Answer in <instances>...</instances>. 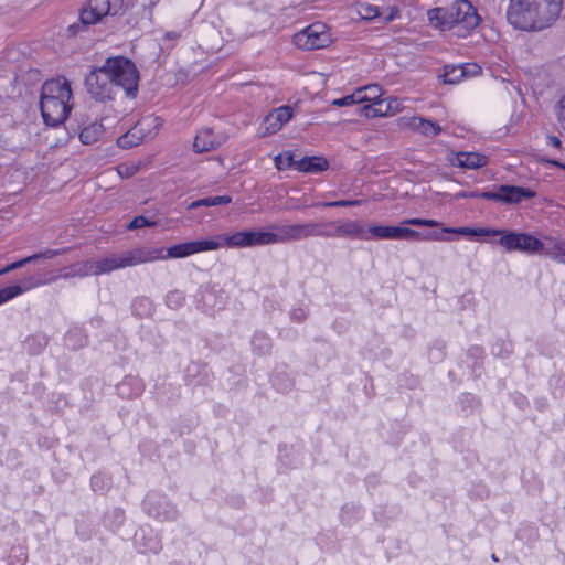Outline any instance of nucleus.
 <instances>
[{"mask_svg": "<svg viewBox=\"0 0 565 565\" xmlns=\"http://www.w3.org/2000/svg\"><path fill=\"white\" fill-rule=\"evenodd\" d=\"M562 8L563 0H510L507 19L514 29L540 31L558 19Z\"/></svg>", "mask_w": 565, "mask_h": 565, "instance_id": "f257e3e1", "label": "nucleus"}, {"mask_svg": "<svg viewBox=\"0 0 565 565\" xmlns=\"http://www.w3.org/2000/svg\"><path fill=\"white\" fill-rule=\"evenodd\" d=\"M428 19L435 28L452 30L459 38H465L480 22L476 9L468 0H457L449 7L431 9Z\"/></svg>", "mask_w": 565, "mask_h": 565, "instance_id": "f03ea898", "label": "nucleus"}, {"mask_svg": "<svg viewBox=\"0 0 565 565\" xmlns=\"http://www.w3.org/2000/svg\"><path fill=\"white\" fill-rule=\"evenodd\" d=\"M71 98L72 89L66 78L57 77L46 81L42 86L40 98L44 122L53 127L64 122L72 109Z\"/></svg>", "mask_w": 565, "mask_h": 565, "instance_id": "7ed1b4c3", "label": "nucleus"}, {"mask_svg": "<svg viewBox=\"0 0 565 565\" xmlns=\"http://www.w3.org/2000/svg\"><path fill=\"white\" fill-rule=\"evenodd\" d=\"M158 258H163L161 252L157 248L138 247L120 253L108 254L96 259V269L98 275L109 274L114 270L137 266L145 263H151Z\"/></svg>", "mask_w": 565, "mask_h": 565, "instance_id": "20e7f679", "label": "nucleus"}, {"mask_svg": "<svg viewBox=\"0 0 565 565\" xmlns=\"http://www.w3.org/2000/svg\"><path fill=\"white\" fill-rule=\"evenodd\" d=\"M128 7L127 0H87V4L79 11L78 22L71 24L66 32L68 36H76L89 25H94L107 15H116Z\"/></svg>", "mask_w": 565, "mask_h": 565, "instance_id": "39448f33", "label": "nucleus"}, {"mask_svg": "<svg viewBox=\"0 0 565 565\" xmlns=\"http://www.w3.org/2000/svg\"><path fill=\"white\" fill-rule=\"evenodd\" d=\"M106 72L116 88L120 87L129 98L138 94L139 72L136 65L127 57H109L104 63Z\"/></svg>", "mask_w": 565, "mask_h": 565, "instance_id": "423d86ee", "label": "nucleus"}, {"mask_svg": "<svg viewBox=\"0 0 565 565\" xmlns=\"http://www.w3.org/2000/svg\"><path fill=\"white\" fill-rule=\"evenodd\" d=\"M332 223L308 221L303 223L274 224L271 230L276 231L277 242L280 244L305 241L311 237H323L328 235L327 228Z\"/></svg>", "mask_w": 565, "mask_h": 565, "instance_id": "0eeeda50", "label": "nucleus"}, {"mask_svg": "<svg viewBox=\"0 0 565 565\" xmlns=\"http://www.w3.org/2000/svg\"><path fill=\"white\" fill-rule=\"evenodd\" d=\"M497 236H500L498 243L505 252H520L524 254H543L545 239L541 241L532 234L513 232L507 230H495Z\"/></svg>", "mask_w": 565, "mask_h": 565, "instance_id": "6e6552de", "label": "nucleus"}, {"mask_svg": "<svg viewBox=\"0 0 565 565\" xmlns=\"http://www.w3.org/2000/svg\"><path fill=\"white\" fill-rule=\"evenodd\" d=\"M294 43L301 50H319L332 43L328 26L322 22H315L294 35Z\"/></svg>", "mask_w": 565, "mask_h": 565, "instance_id": "1a4fd4ad", "label": "nucleus"}, {"mask_svg": "<svg viewBox=\"0 0 565 565\" xmlns=\"http://www.w3.org/2000/svg\"><path fill=\"white\" fill-rule=\"evenodd\" d=\"M370 239H414V241H447L437 233L422 236L419 232L404 226L372 225L367 228Z\"/></svg>", "mask_w": 565, "mask_h": 565, "instance_id": "9d476101", "label": "nucleus"}, {"mask_svg": "<svg viewBox=\"0 0 565 565\" xmlns=\"http://www.w3.org/2000/svg\"><path fill=\"white\" fill-rule=\"evenodd\" d=\"M87 93L97 102L113 100L116 95V87L103 64L93 70L85 78Z\"/></svg>", "mask_w": 565, "mask_h": 565, "instance_id": "9b49d317", "label": "nucleus"}, {"mask_svg": "<svg viewBox=\"0 0 565 565\" xmlns=\"http://www.w3.org/2000/svg\"><path fill=\"white\" fill-rule=\"evenodd\" d=\"M463 198H481L490 201L515 204L524 199L535 196V192L522 186L501 185L497 191H486L481 193L462 194Z\"/></svg>", "mask_w": 565, "mask_h": 565, "instance_id": "f8f14e48", "label": "nucleus"}, {"mask_svg": "<svg viewBox=\"0 0 565 565\" xmlns=\"http://www.w3.org/2000/svg\"><path fill=\"white\" fill-rule=\"evenodd\" d=\"M328 223H332L330 228H327L328 235H323V237H342V238H358V239H370L367 235V230L363 227L356 221L347 220L343 222H334L329 221Z\"/></svg>", "mask_w": 565, "mask_h": 565, "instance_id": "ddd939ff", "label": "nucleus"}, {"mask_svg": "<svg viewBox=\"0 0 565 565\" xmlns=\"http://www.w3.org/2000/svg\"><path fill=\"white\" fill-rule=\"evenodd\" d=\"M294 111L289 106H280L270 111L264 119V135H273L292 118Z\"/></svg>", "mask_w": 565, "mask_h": 565, "instance_id": "4468645a", "label": "nucleus"}, {"mask_svg": "<svg viewBox=\"0 0 565 565\" xmlns=\"http://www.w3.org/2000/svg\"><path fill=\"white\" fill-rule=\"evenodd\" d=\"M224 142L223 135H216L211 128H203L195 136L193 149L198 153L209 152L217 149Z\"/></svg>", "mask_w": 565, "mask_h": 565, "instance_id": "2eb2a0df", "label": "nucleus"}, {"mask_svg": "<svg viewBox=\"0 0 565 565\" xmlns=\"http://www.w3.org/2000/svg\"><path fill=\"white\" fill-rule=\"evenodd\" d=\"M402 126L418 132L425 137H435L443 131V128L435 121L413 116L409 118H402Z\"/></svg>", "mask_w": 565, "mask_h": 565, "instance_id": "dca6fc26", "label": "nucleus"}, {"mask_svg": "<svg viewBox=\"0 0 565 565\" xmlns=\"http://www.w3.org/2000/svg\"><path fill=\"white\" fill-rule=\"evenodd\" d=\"M96 267V259H87L84 262H78L72 264L62 269L61 277L64 279L74 278V277H87V276H98Z\"/></svg>", "mask_w": 565, "mask_h": 565, "instance_id": "f3484780", "label": "nucleus"}, {"mask_svg": "<svg viewBox=\"0 0 565 565\" xmlns=\"http://www.w3.org/2000/svg\"><path fill=\"white\" fill-rule=\"evenodd\" d=\"M162 126V120L153 115L141 118L132 128L138 137H141V142L153 138Z\"/></svg>", "mask_w": 565, "mask_h": 565, "instance_id": "a211bd4d", "label": "nucleus"}, {"mask_svg": "<svg viewBox=\"0 0 565 565\" xmlns=\"http://www.w3.org/2000/svg\"><path fill=\"white\" fill-rule=\"evenodd\" d=\"M543 254L556 263L565 265V238L545 236Z\"/></svg>", "mask_w": 565, "mask_h": 565, "instance_id": "6ab92c4d", "label": "nucleus"}, {"mask_svg": "<svg viewBox=\"0 0 565 565\" xmlns=\"http://www.w3.org/2000/svg\"><path fill=\"white\" fill-rule=\"evenodd\" d=\"M488 163V158L478 152H458L452 164L463 169H478Z\"/></svg>", "mask_w": 565, "mask_h": 565, "instance_id": "aec40b11", "label": "nucleus"}, {"mask_svg": "<svg viewBox=\"0 0 565 565\" xmlns=\"http://www.w3.org/2000/svg\"><path fill=\"white\" fill-rule=\"evenodd\" d=\"M61 253H62V250H60V249H46L44 252L33 254L31 256H28L25 258L17 260L12 264H9L8 266H6L3 269L0 270V276L3 274H7L9 271H12L14 269L21 268L22 266H24L29 263H32L34 260L53 258V257L60 255Z\"/></svg>", "mask_w": 565, "mask_h": 565, "instance_id": "412c9836", "label": "nucleus"}, {"mask_svg": "<svg viewBox=\"0 0 565 565\" xmlns=\"http://www.w3.org/2000/svg\"><path fill=\"white\" fill-rule=\"evenodd\" d=\"M438 234V232H436ZM444 233H452L465 236H497V232L494 228H472V227H443L439 235L441 237Z\"/></svg>", "mask_w": 565, "mask_h": 565, "instance_id": "4be33fe9", "label": "nucleus"}, {"mask_svg": "<svg viewBox=\"0 0 565 565\" xmlns=\"http://www.w3.org/2000/svg\"><path fill=\"white\" fill-rule=\"evenodd\" d=\"M276 231H248V247L277 244Z\"/></svg>", "mask_w": 565, "mask_h": 565, "instance_id": "5701e85b", "label": "nucleus"}, {"mask_svg": "<svg viewBox=\"0 0 565 565\" xmlns=\"http://www.w3.org/2000/svg\"><path fill=\"white\" fill-rule=\"evenodd\" d=\"M105 130L100 122H92L79 132V140L84 145H93L100 139Z\"/></svg>", "mask_w": 565, "mask_h": 565, "instance_id": "b1692460", "label": "nucleus"}, {"mask_svg": "<svg viewBox=\"0 0 565 565\" xmlns=\"http://www.w3.org/2000/svg\"><path fill=\"white\" fill-rule=\"evenodd\" d=\"M327 160L318 157L296 160L295 168L301 172H319L327 169Z\"/></svg>", "mask_w": 565, "mask_h": 565, "instance_id": "393cba45", "label": "nucleus"}, {"mask_svg": "<svg viewBox=\"0 0 565 565\" xmlns=\"http://www.w3.org/2000/svg\"><path fill=\"white\" fill-rule=\"evenodd\" d=\"M161 253H163L162 249L158 248ZM195 254V250H194V244H193V241L192 242H185V243H181V244H177V245H173L171 247H169L167 249V254L163 255L161 254V256L163 257L162 259H167V258H184V257H188V256H191V255H194Z\"/></svg>", "mask_w": 565, "mask_h": 565, "instance_id": "a878e982", "label": "nucleus"}, {"mask_svg": "<svg viewBox=\"0 0 565 565\" xmlns=\"http://www.w3.org/2000/svg\"><path fill=\"white\" fill-rule=\"evenodd\" d=\"M223 248L248 247V231L222 234Z\"/></svg>", "mask_w": 565, "mask_h": 565, "instance_id": "bb28decb", "label": "nucleus"}, {"mask_svg": "<svg viewBox=\"0 0 565 565\" xmlns=\"http://www.w3.org/2000/svg\"><path fill=\"white\" fill-rule=\"evenodd\" d=\"M193 244L195 254L221 249L223 248L222 234H217L211 238L193 241Z\"/></svg>", "mask_w": 565, "mask_h": 565, "instance_id": "cd10ccee", "label": "nucleus"}, {"mask_svg": "<svg viewBox=\"0 0 565 565\" xmlns=\"http://www.w3.org/2000/svg\"><path fill=\"white\" fill-rule=\"evenodd\" d=\"M467 75V66L458 65V66H446L445 72L441 75L444 83L446 84H456L461 81L462 77Z\"/></svg>", "mask_w": 565, "mask_h": 565, "instance_id": "c85d7f7f", "label": "nucleus"}, {"mask_svg": "<svg viewBox=\"0 0 565 565\" xmlns=\"http://www.w3.org/2000/svg\"><path fill=\"white\" fill-rule=\"evenodd\" d=\"M252 344H253L254 350L258 354H265L270 349V339L263 332H256L253 335Z\"/></svg>", "mask_w": 565, "mask_h": 565, "instance_id": "c756f323", "label": "nucleus"}, {"mask_svg": "<svg viewBox=\"0 0 565 565\" xmlns=\"http://www.w3.org/2000/svg\"><path fill=\"white\" fill-rule=\"evenodd\" d=\"M55 280V278H51L49 280H41L36 278L35 276H29L21 280V285H13L12 287L19 288V295H21L24 291L31 290L33 288H36L39 286H42L44 284L51 282Z\"/></svg>", "mask_w": 565, "mask_h": 565, "instance_id": "7c9ffc66", "label": "nucleus"}, {"mask_svg": "<svg viewBox=\"0 0 565 565\" xmlns=\"http://www.w3.org/2000/svg\"><path fill=\"white\" fill-rule=\"evenodd\" d=\"M141 142V137L135 132L134 128H131L128 132L120 136L117 140V143L121 148H132L138 146Z\"/></svg>", "mask_w": 565, "mask_h": 565, "instance_id": "2f4dec72", "label": "nucleus"}, {"mask_svg": "<svg viewBox=\"0 0 565 565\" xmlns=\"http://www.w3.org/2000/svg\"><path fill=\"white\" fill-rule=\"evenodd\" d=\"M358 13L364 20H372L382 17L379 8L369 3H361L359 6Z\"/></svg>", "mask_w": 565, "mask_h": 565, "instance_id": "473e14b6", "label": "nucleus"}, {"mask_svg": "<svg viewBox=\"0 0 565 565\" xmlns=\"http://www.w3.org/2000/svg\"><path fill=\"white\" fill-rule=\"evenodd\" d=\"M202 206L210 207L216 205H226L232 202V198L230 195H218V196H210L200 199Z\"/></svg>", "mask_w": 565, "mask_h": 565, "instance_id": "72a5a7b5", "label": "nucleus"}, {"mask_svg": "<svg viewBox=\"0 0 565 565\" xmlns=\"http://www.w3.org/2000/svg\"><path fill=\"white\" fill-rule=\"evenodd\" d=\"M296 160L292 154L284 153L275 157V166L278 170H284L289 167H295Z\"/></svg>", "mask_w": 565, "mask_h": 565, "instance_id": "f704fd0d", "label": "nucleus"}, {"mask_svg": "<svg viewBox=\"0 0 565 565\" xmlns=\"http://www.w3.org/2000/svg\"><path fill=\"white\" fill-rule=\"evenodd\" d=\"M361 204L360 200H339L332 202L315 203L312 206H326V207H345V206H358Z\"/></svg>", "mask_w": 565, "mask_h": 565, "instance_id": "c9c22d12", "label": "nucleus"}, {"mask_svg": "<svg viewBox=\"0 0 565 565\" xmlns=\"http://www.w3.org/2000/svg\"><path fill=\"white\" fill-rule=\"evenodd\" d=\"M403 224L414 225V226H427V227L441 226V223L436 220L419 218V217L406 218L403 221Z\"/></svg>", "mask_w": 565, "mask_h": 565, "instance_id": "e433bc0d", "label": "nucleus"}, {"mask_svg": "<svg viewBox=\"0 0 565 565\" xmlns=\"http://www.w3.org/2000/svg\"><path fill=\"white\" fill-rule=\"evenodd\" d=\"M375 103V113L376 117H384V116H391L392 115V106L391 103H386V99L380 98Z\"/></svg>", "mask_w": 565, "mask_h": 565, "instance_id": "4c0bfd02", "label": "nucleus"}, {"mask_svg": "<svg viewBox=\"0 0 565 565\" xmlns=\"http://www.w3.org/2000/svg\"><path fill=\"white\" fill-rule=\"evenodd\" d=\"M92 488L94 491H104L109 483L108 478L103 475H94L90 479Z\"/></svg>", "mask_w": 565, "mask_h": 565, "instance_id": "58836bf2", "label": "nucleus"}, {"mask_svg": "<svg viewBox=\"0 0 565 565\" xmlns=\"http://www.w3.org/2000/svg\"><path fill=\"white\" fill-rule=\"evenodd\" d=\"M156 222L149 221L147 217L140 215L136 216L127 226L128 230H137L147 226H154Z\"/></svg>", "mask_w": 565, "mask_h": 565, "instance_id": "ea45409f", "label": "nucleus"}, {"mask_svg": "<svg viewBox=\"0 0 565 565\" xmlns=\"http://www.w3.org/2000/svg\"><path fill=\"white\" fill-rule=\"evenodd\" d=\"M184 300V297L182 292L174 290L167 295L166 302L169 307L177 308L179 307Z\"/></svg>", "mask_w": 565, "mask_h": 565, "instance_id": "a19ab883", "label": "nucleus"}, {"mask_svg": "<svg viewBox=\"0 0 565 565\" xmlns=\"http://www.w3.org/2000/svg\"><path fill=\"white\" fill-rule=\"evenodd\" d=\"M363 88L367 96V102H376L381 98L382 88L379 85H369Z\"/></svg>", "mask_w": 565, "mask_h": 565, "instance_id": "79ce46f5", "label": "nucleus"}, {"mask_svg": "<svg viewBox=\"0 0 565 565\" xmlns=\"http://www.w3.org/2000/svg\"><path fill=\"white\" fill-rule=\"evenodd\" d=\"M19 291L20 290L17 287H6L0 289V305L19 296Z\"/></svg>", "mask_w": 565, "mask_h": 565, "instance_id": "37998d69", "label": "nucleus"}, {"mask_svg": "<svg viewBox=\"0 0 565 565\" xmlns=\"http://www.w3.org/2000/svg\"><path fill=\"white\" fill-rule=\"evenodd\" d=\"M369 104L363 105L359 108V114L362 116H365L367 118H375V103L374 102H367Z\"/></svg>", "mask_w": 565, "mask_h": 565, "instance_id": "c03bdc74", "label": "nucleus"}, {"mask_svg": "<svg viewBox=\"0 0 565 565\" xmlns=\"http://www.w3.org/2000/svg\"><path fill=\"white\" fill-rule=\"evenodd\" d=\"M138 170V167L135 166V164H131V166H127V164H120L118 167V173L119 175L124 177V178H129L131 175H134Z\"/></svg>", "mask_w": 565, "mask_h": 565, "instance_id": "a18cd8bd", "label": "nucleus"}, {"mask_svg": "<svg viewBox=\"0 0 565 565\" xmlns=\"http://www.w3.org/2000/svg\"><path fill=\"white\" fill-rule=\"evenodd\" d=\"M557 119L561 126L565 129V95L558 102Z\"/></svg>", "mask_w": 565, "mask_h": 565, "instance_id": "49530a36", "label": "nucleus"}, {"mask_svg": "<svg viewBox=\"0 0 565 565\" xmlns=\"http://www.w3.org/2000/svg\"><path fill=\"white\" fill-rule=\"evenodd\" d=\"M353 104H362L367 102V96L364 93V88H358L353 94H351Z\"/></svg>", "mask_w": 565, "mask_h": 565, "instance_id": "de8ad7c7", "label": "nucleus"}, {"mask_svg": "<svg viewBox=\"0 0 565 565\" xmlns=\"http://www.w3.org/2000/svg\"><path fill=\"white\" fill-rule=\"evenodd\" d=\"M290 317L294 321L301 322L306 319L307 311L302 308H297V309L291 310Z\"/></svg>", "mask_w": 565, "mask_h": 565, "instance_id": "09e8293b", "label": "nucleus"}, {"mask_svg": "<svg viewBox=\"0 0 565 565\" xmlns=\"http://www.w3.org/2000/svg\"><path fill=\"white\" fill-rule=\"evenodd\" d=\"M332 105H334L337 107H344V106L353 105L352 97H351V95H347L342 98L334 99L332 102Z\"/></svg>", "mask_w": 565, "mask_h": 565, "instance_id": "8fccbe9b", "label": "nucleus"}, {"mask_svg": "<svg viewBox=\"0 0 565 565\" xmlns=\"http://www.w3.org/2000/svg\"><path fill=\"white\" fill-rule=\"evenodd\" d=\"M546 143L553 148L559 149L562 147V141L558 137L548 135L546 137Z\"/></svg>", "mask_w": 565, "mask_h": 565, "instance_id": "3c124183", "label": "nucleus"}, {"mask_svg": "<svg viewBox=\"0 0 565 565\" xmlns=\"http://www.w3.org/2000/svg\"><path fill=\"white\" fill-rule=\"evenodd\" d=\"M386 103H391L392 106V115L396 114L401 110V103L396 98L386 99Z\"/></svg>", "mask_w": 565, "mask_h": 565, "instance_id": "603ef678", "label": "nucleus"}, {"mask_svg": "<svg viewBox=\"0 0 565 565\" xmlns=\"http://www.w3.org/2000/svg\"><path fill=\"white\" fill-rule=\"evenodd\" d=\"M181 36L178 31H169L164 34V39L175 41Z\"/></svg>", "mask_w": 565, "mask_h": 565, "instance_id": "864d4df0", "label": "nucleus"}, {"mask_svg": "<svg viewBox=\"0 0 565 565\" xmlns=\"http://www.w3.org/2000/svg\"><path fill=\"white\" fill-rule=\"evenodd\" d=\"M397 13H398L397 9L391 8L390 9V13L386 17H384V21L388 22V21L394 20L395 17L397 15Z\"/></svg>", "mask_w": 565, "mask_h": 565, "instance_id": "5fc2aeb1", "label": "nucleus"}, {"mask_svg": "<svg viewBox=\"0 0 565 565\" xmlns=\"http://www.w3.org/2000/svg\"><path fill=\"white\" fill-rule=\"evenodd\" d=\"M466 66H467V74L468 73L476 74V73H478L480 71V67L478 65H476V64H467Z\"/></svg>", "mask_w": 565, "mask_h": 565, "instance_id": "6e6d98bb", "label": "nucleus"}, {"mask_svg": "<svg viewBox=\"0 0 565 565\" xmlns=\"http://www.w3.org/2000/svg\"><path fill=\"white\" fill-rule=\"evenodd\" d=\"M200 203H201V200L193 201V202H191V203L188 205V207H186V209H188L189 211H192V210H195V209H198V207H201V206H202V204H200Z\"/></svg>", "mask_w": 565, "mask_h": 565, "instance_id": "4d7b16f0", "label": "nucleus"}, {"mask_svg": "<svg viewBox=\"0 0 565 565\" xmlns=\"http://www.w3.org/2000/svg\"><path fill=\"white\" fill-rule=\"evenodd\" d=\"M550 162H551L552 164L557 166V167H559V168H562V169H564V170H565V164H564V163H561V162H558V161H556V160H551Z\"/></svg>", "mask_w": 565, "mask_h": 565, "instance_id": "13d9d810", "label": "nucleus"}, {"mask_svg": "<svg viewBox=\"0 0 565 565\" xmlns=\"http://www.w3.org/2000/svg\"><path fill=\"white\" fill-rule=\"evenodd\" d=\"M151 551L156 552L158 550V546L157 544H154L153 546L150 547Z\"/></svg>", "mask_w": 565, "mask_h": 565, "instance_id": "bf43d9fd", "label": "nucleus"}]
</instances>
